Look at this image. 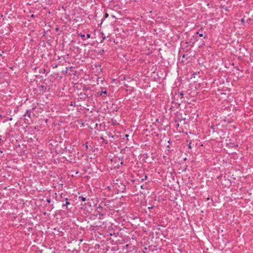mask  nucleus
<instances>
[{
    "instance_id": "11",
    "label": "nucleus",
    "mask_w": 253,
    "mask_h": 253,
    "mask_svg": "<svg viewBox=\"0 0 253 253\" xmlns=\"http://www.w3.org/2000/svg\"><path fill=\"white\" fill-rule=\"evenodd\" d=\"M147 174H145L144 176H142L141 177H140V181L141 182H143L144 181V180H146L147 179Z\"/></svg>"
},
{
    "instance_id": "18",
    "label": "nucleus",
    "mask_w": 253,
    "mask_h": 253,
    "mask_svg": "<svg viewBox=\"0 0 253 253\" xmlns=\"http://www.w3.org/2000/svg\"><path fill=\"white\" fill-rule=\"evenodd\" d=\"M39 105H42V106H44V104L41 102V100L39 102L37 103V105L38 106Z\"/></svg>"
},
{
    "instance_id": "25",
    "label": "nucleus",
    "mask_w": 253,
    "mask_h": 253,
    "mask_svg": "<svg viewBox=\"0 0 253 253\" xmlns=\"http://www.w3.org/2000/svg\"><path fill=\"white\" fill-rule=\"evenodd\" d=\"M7 120H9V121H12V118H11V117H10V118H7Z\"/></svg>"
},
{
    "instance_id": "7",
    "label": "nucleus",
    "mask_w": 253,
    "mask_h": 253,
    "mask_svg": "<svg viewBox=\"0 0 253 253\" xmlns=\"http://www.w3.org/2000/svg\"><path fill=\"white\" fill-rule=\"evenodd\" d=\"M27 116L29 118H31V113L30 112V110H27L26 113L24 114L23 117L24 119L26 120V117Z\"/></svg>"
},
{
    "instance_id": "34",
    "label": "nucleus",
    "mask_w": 253,
    "mask_h": 253,
    "mask_svg": "<svg viewBox=\"0 0 253 253\" xmlns=\"http://www.w3.org/2000/svg\"><path fill=\"white\" fill-rule=\"evenodd\" d=\"M158 135H158V134H157L156 135V136H158Z\"/></svg>"
},
{
    "instance_id": "24",
    "label": "nucleus",
    "mask_w": 253,
    "mask_h": 253,
    "mask_svg": "<svg viewBox=\"0 0 253 253\" xmlns=\"http://www.w3.org/2000/svg\"><path fill=\"white\" fill-rule=\"evenodd\" d=\"M145 185H142L140 187L141 189H144Z\"/></svg>"
},
{
    "instance_id": "14",
    "label": "nucleus",
    "mask_w": 253,
    "mask_h": 253,
    "mask_svg": "<svg viewBox=\"0 0 253 253\" xmlns=\"http://www.w3.org/2000/svg\"><path fill=\"white\" fill-rule=\"evenodd\" d=\"M105 136H102H102L100 137V139L102 140V142H104H104H105V143L107 144L108 143V141H105Z\"/></svg>"
},
{
    "instance_id": "6",
    "label": "nucleus",
    "mask_w": 253,
    "mask_h": 253,
    "mask_svg": "<svg viewBox=\"0 0 253 253\" xmlns=\"http://www.w3.org/2000/svg\"><path fill=\"white\" fill-rule=\"evenodd\" d=\"M134 247V246L130 247L129 245L126 244V245L125 247H124L123 249L124 250L125 249H126V252H128L131 251V250H133Z\"/></svg>"
},
{
    "instance_id": "27",
    "label": "nucleus",
    "mask_w": 253,
    "mask_h": 253,
    "mask_svg": "<svg viewBox=\"0 0 253 253\" xmlns=\"http://www.w3.org/2000/svg\"><path fill=\"white\" fill-rule=\"evenodd\" d=\"M36 109V106L35 107H33L32 109V110H35V109Z\"/></svg>"
},
{
    "instance_id": "20",
    "label": "nucleus",
    "mask_w": 253,
    "mask_h": 253,
    "mask_svg": "<svg viewBox=\"0 0 253 253\" xmlns=\"http://www.w3.org/2000/svg\"><path fill=\"white\" fill-rule=\"evenodd\" d=\"M197 33V34H198L199 35L200 37L203 36V34L202 33H201L199 31Z\"/></svg>"
},
{
    "instance_id": "23",
    "label": "nucleus",
    "mask_w": 253,
    "mask_h": 253,
    "mask_svg": "<svg viewBox=\"0 0 253 253\" xmlns=\"http://www.w3.org/2000/svg\"><path fill=\"white\" fill-rule=\"evenodd\" d=\"M122 159H123V158H122L121 159L119 158V160H121V165H123V164H124V162H123V161H122Z\"/></svg>"
},
{
    "instance_id": "31",
    "label": "nucleus",
    "mask_w": 253,
    "mask_h": 253,
    "mask_svg": "<svg viewBox=\"0 0 253 253\" xmlns=\"http://www.w3.org/2000/svg\"><path fill=\"white\" fill-rule=\"evenodd\" d=\"M84 197H86V198L87 197V196H86L85 194H84V195H83Z\"/></svg>"
},
{
    "instance_id": "1",
    "label": "nucleus",
    "mask_w": 253,
    "mask_h": 253,
    "mask_svg": "<svg viewBox=\"0 0 253 253\" xmlns=\"http://www.w3.org/2000/svg\"><path fill=\"white\" fill-rule=\"evenodd\" d=\"M66 194L62 193L60 195V199H59V202L62 203V208L63 209H65L67 211H69L71 210L72 207V205L69 202L67 197H66Z\"/></svg>"
},
{
    "instance_id": "5",
    "label": "nucleus",
    "mask_w": 253,
    "mask_h": 253,
    "mask_svg": "<svg viewBox=\"0 0 253 253\" xmlns=\"http://www.w3.org/2000/svg\"><path fill=\"white\" fill-rule=\"evenodd\" d=\"M103 202H102L99 205L96 207V211L97 214H98L99 215L103 216L105 215V214L103 213L102 212V210L104 208V207L103 206Z\"/></svg>"
},
{
    "instance_id": "17",
    "label": "nucleus",
    "mask_w": 253,
    "mask_h": 253,
    "mask_svg": "<svg viewBox=\"0 0 253 253\" xmlns=\"http://www.w3.org/2000/svg\"><path fill=\"white\" fill-rule=\"evenodd\" d=\"M79 35L81 37H82V39H83V40H84V38H85V35H84L82 34V33L79 34Z\"/></svg>"
},
{
    "instance_id": "28",
    "label": "nucleus",
    "mask_w": 253,
    "mask_h": 253,
    "mask_svg": "<svg viewBox=\"0 0 253 253\" xmlns=\"http://www.w3.org/2000/svg\"><path fill=\"white\" fill-rule=\"evenodd\" d=\"M125 137H128V134H125Z\"/></svg>"
},
{
    "instance_id": "30",
    "label": "nucleus",
    "mask_w": 253,
    "mask_h": 253,
    "mask_svg": "<svg viewBox=\"0 0 253 253\" xmlns=\"http://www.w3.org/2000/svg\"><path fill=\"white\" fill-rule=\"evenodd\" d=\"M242 22H244V19H242Z\"/></svg>"
},
{
    "instance_id": "21",
    "label": "nucleus",
    "mask_w": 253,
    "mask_h": 253,
    "mask_svg": "<svg viewBox=\"0 0 253 253\" xmlns=\"http://www.w3.org/2000/svg\"><path fill=\"white\" fill-rule=\"evenodd\" d=\"M46 202L48 203H50L51 202V199H46Z\"/></svg>"
},
{
    "instance_id": "3",
    "label": "nucleus",
    "mask_w": 253,
    "mask_h": 253,
    "mask_svg": "<svg viewBox=\"0 0 253 253\" xmlns=\"http://www.w3.org/2000/svg\"><path fill=\"white\" fill-rule=\"evenodd\" d=\"M103 206L106 211L112 210L114 207L113 202L109 200H108L105 202H103Z\"/></svg>"
},
{
    "instance_id": "13",
    "label": "nucleus",
    "mask_w": 253,
    "mask_h": 253,
    "mask_svg": "<svg viewBox=\"0 0 253 253\" xmlns=\"http://www.w3.org/2000/svg\"><path fill=\"white\" fill-rule=\"evenodd\" d=\"M39 73H45L46 74H47V73L46 72V70L44 68H41L39 70Z\"/></svg>"
},
{
    "instance_id": "4",
    "label": "nucleus",
    "mask_w": 253,
    "mask_h": 253,
    "mask_svg": "<svg viewBox=\"0 0 253 253\" xmlns=\"http://www.w3.org/2000/svg\"><path fill=\"white\" fill-rule=\"evenodd\" d=\"M116 189L119 193H124L126 190V185L123 183L120 182V184L116 183L115 185Z\"/></svg>"
},
{
    "instance_id": "9",
    "label": "nucleus",
    "mask_w": 253,
    "mask_h": 253,
    "mask_svg": "<svg viewBox=\"0 0 253 253\" xmlns=\"http://www.w3.org/2000/svg\"><path fill=\"white\" fill-rule=\"evenodd\" d=\"M107 137H111V138H113L114 137L113 134H112V133L111 132H110V131H106L105 135V137L107 138Z\"/></svg>"
},
{
    "instance_id": "2",
    "label": "nucleus",
    "mask_w": 253,
    "mask_h": 253,
    "mask_svg": "<svg viewBox=\"0 0 253 253\" xmlns=\"http://www.w3.org/2000/svg\"><path fill=\"white\" fill-rule=\"evenodd\" d=\"M183 96H172V103L175 104L178 106H179L182 102V99Z\"/></svg>"
},
{
    "instance_id": "26",
    "label": "nucleus",
    "mask_w": 253,
    "mask_h": 253,
    "mask_svg": "<svg viewBox=\"0 0 253 253\" xmlns=\"http://www.w3.org/2000/svg\"><path fill=\"white\" fill-rule=\"evenodd\" d=\"M188 147H189V148H191V143H190L189 144Z\"/></svg>"
},
{
    "instance_id": "29",
    "label": "nucleus",
    "mask_w": 253,
    "mask_h": 253,
    "mask_svg": "<svg viewBox=\"0 0 253 253\" xmlns=\"http://www.w3.org/2000/svg\"><path fill=\"white\" fill-rule=\"evenodd\" d=\"M180 95H183V93L182 92L180 93Z\"/></svg>"
},
{
    "instance_id": "33",
    "label": "nucleus",
    "mask_w": 253,
    "mask_h": 253,
    "mask_svg": "<svg viewBox=\"0 0 253 253\" xmlns=\"http://www.w3.org/2000/svg\"><path fill=\"white\" fill-rule=\"evenodd\" d=\"M1 117H2V115H0V118H1Z\"/></svg>"
},
{
    "instance_id": "10",
    "label": "nucleus",
    "mask_w": 253,
    "mask_h": 253,
    "mask_svg": "<svg viewBox=\"0 0 253 253\" xmlns=\"http://www.w3.org/2000/svg\"><path fill=\"white\" fill-rule=\"evenodd\" d=\"M79 199H80L83 202H85V201H88L89 199L86 198V197H84L83 195L79 196Z\"/></svg>"
},
{
    "instance_id": "19",
    "label": "nucleus",
    "mask_w": 253,
    "mask_h": 253,
    "mask_svg": "<svg viewBox=\"0 0 253 253\" xmlns=\"http://www.w3.org/2000/svg\"><path fill=\"white\" fill-rule=\"evenodd\" d=\"M88 142H86L85 143V144H84V146H85V148L86 150H87L88 149Z\"/></svg>"
},
{
    "instance_id": "22",
    "label": "nucleus",
    "mask_w": 253,
    "mask_h": 253,
    "mask_svg": "<svg viewBox=\"0 0 253 253\" xmlns=\"http://www.w3.org/2000/svg\"><path fill=\"white\" fill-rule=\"evenodd\" d=\"M86 38H87V39H89V38H90V34H86Z\"/></svg>"
},
{
    "instance_id": "16",
    "label": "nucleus",
    "mask_w": 253,
    "mask_h": 253,
    "mask_svg": "<svg viewBox=\"0 0 253 253\" xmlns=\"http://www.w3.org/2000/svg\"><path fill=\"white\" fill-rule=\"evenodd\" d=\"M69 105L71 106H75V102L70 101Z\"/></svg>"
},
{
    "instance_id": "15",
    "label": "nucleus",
    "mask_w": 253,
    "mask_h": 253,
    "mask_svg": "<svg viewBox=\"0 0 253 253\" xmlns=\"http://www.w3.org/2000/svg\"><path fill=\"white\" fill-rule=\"evenodd\" d=\"M100 92H101V93H100V95H102V93H104V94L107 93V91L105 89H102V90H101Z\"/></svg>"
},
{
    "instance_id": "8",
    "label": "nucleus",
    "mask_w": 253,
    "mask_h": 253,
    "mask_svg": "<svg viewBox=\"0 0 253 253\" xmlns=\"http://www.w3.org/2000/svg\"><path fill=\"white\" fill-rule=\"evenodd\" d=\"M47 89V86L45 85H41L40 87V90L41 91H42V93H43V92H45V91Z\"/></svg>"
},
{
    "instance_id": "12",
    "label": "nucleus",
    "mask_w": 253,
    "mask_h": 253,
    "mask_svg": "<svg viewBox=\"0 0 253 253\" xmlns=\"http://www.w3.org/2000/svg\"><path fill=\"white\" fill-rule=\"evenodd\" d=\"M224 121L226 122L231 123L233 122V120L231 119H227L226 117L224 119Z\"/></svg>"
},
{
    "instance_id": "32",
    "label": "nucleus",
    "mask_w": 253,
    "mask_h": 253,
    "mask_svg": "<svg viewBox=\"0 0 253 253\" xmlns=\"http://www.w3.org/2000/svg\"><path fill=\"white\" fill-rule=\"evenodd\" d=\"M86 208H83V207H82V209H85Z\"/></svg>"
}]
</instances>
